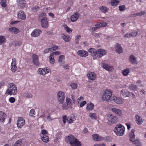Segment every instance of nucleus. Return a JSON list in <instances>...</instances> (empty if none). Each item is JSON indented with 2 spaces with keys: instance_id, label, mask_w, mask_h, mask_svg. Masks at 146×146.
Instances as JSON below:
<instances>
[{
  "instance_id": "f257e3e1",
  "label": "nucleus",
  "mask_w": 146,
  "mask_h": 146,
  "mask_svg": "<svg viewBox=\"0 0 146 146\" xmlns=\"http://www.w3.org/2000/svg\"><path fill=\"white\" fill-rule=\"evenodd\" d=\"M125 130L124 127L122 125L119 124L116 125L113 131L117 136H121L124 134Z\"/></svg>"
},
{
  "instance_id": "f03ea898",
  "label": "nucleus",
  "mask_w": 146,
  "mask_h": 146,
  "mask_svg": "<svg viewBox=\"0 0 146 146\" xmlns=\"http://www.w3.org/2000/svg\"><path fill=\"white\" fill-rule=\"evenodd\" d=\"M17 92V87L15 85L11 83L10 84L9 88L7 90L6 93L9 95H15Z\"/></svg>"
},
{
  "instance_id": "7ed1b4c3",
  "label": "nucleus",
  "mask_w": 146,
  "mask_h": 146,
  "mask_svg": "<svg viewBox=\"0 0 146 146\" xmlns=\"http://www.w3.org/2000/svg\"><path fill=\"white\" fill-rule=\"evenodd\" d=\"M111 94L112 92L110 90H106L102 96V100L106 101H111V99L113 96Z\"/></svg>"
},
{
  "instance_id": "20e7f679",
  "label": "nucleus",
  "mask_w": 146,
  "mask_h": 146,
  "mask_svg": "<svg viewBox=\"0 0 146 146\" xmlns=\"http://www.w3.org/2000/svg\"><path fill=\"white\" fill-rule=\"evenodd\" d=\"M107 119L109 121L113 123H116L118 121V119L116 116H113L111 114L108 115Z\"/></svg>"
},
{
  "instance_id": "39448f33",
  "label": "nucleus",
  "mask_w": 146,
  "mask_h": 146,
  "mask_svg": "<svg viewBox=\"0 0 146 146\" xmlns=\"http://www.w3.org/2000/svg\"><path fill=\"white\" fill-rule=\"evenodd\" d=\"M107 25V23L105 22H98L96 24L95 27L92 28V30L93 31H96L101 27L106 26Z\"/></svg>"
},
{
  "instance_id": "423d86ee",
  "label": "nucleus",
  "mask_w": 146,
  "mask_h": 146,
  "mask_svg": "<svg viewBox=\"0 0 146 146\" xmlns=\"http://www.w3.org/2000/svg\"><path fill=\"white\" fill-rule=\"evenodd\" d=\"M32 62L34 65L38 66L40 65V62L38 56L35 54H33L32 56Z\"/></svg>"
},
{
  "instance_id": "0eeeda50",
  "label": "nucleus",
  "mask_w": 146,
  "mask_h": 146,
  "mask_svg": "<svg viewBox=\"0 0 146 146\" xmlns=\"http://www.w3.org/2000/svg\"><path fill=\"white\" fill-rule=\"evenodd\" d=\"M96 57L97 56L98 58H100L106 54V52L105 50L100 48L98 49V50H96Z\"/></svg>"
},
{
  "instance_id": "6e6552de",
  "label": "nucleus",
  "mask_w": 146,
  "mask_h": 146,
  "mask_svg": "<svg viewBox=\"0 0 146 146\" xmlns=\"http://www.w3.org/2000/svg\"><path fill=\"white\" fill-rule=\"evenodd\" d=\"M141 32L138 29L134 31L132 33H128L125 34V36H137L140 35Z\"/></svg>"
},
{
  "instance_id": "1a4fd4ad",
  "label": "nucleus",
  "mask_w": 146,
  "mask_h": 146,
  "mask_svg": "<svg viewBox=\"0 0 146 146\" xmlns=\"http://www.w3.org/2000/svg\"><path fill=\"white\" fill-rule=\"evenodd\" d=\"M11 69L13 72H15L17 70L16 66V60L15 58H13L12 59V62L11 63Z\"/></svg>"
},
{
  "instance_id": "9d476101",
  "label": "nucleus",
  "mask_w": 146,
  "mask_h": 146,
  "mask_svg": "<svg viewBox=\"0 0 146 146\" xmlns=\"http://www.w3.org/2000/svg\"><path fill=\"white\" fill-rule=\"evenodd\" d=\"M17 17L19 19L25 20L26 19V15L23 11H20L18 13Z\"/></svg>"
},
{
  "instance_id": "9b49d317",
  "label": "nucleus",
  "mask_w": 146,
  "mask_h": 146,
  "mask_svg": "<svg viewBox=\"0 0 146 146\" xmlns=\"http://www.w3.org/2000/svg\"><path fill=\"white\" fill-rule=\"evenodd\" d=\"M93 139L96 141H101L104 139L103 137L100 136L97 134H95L92 135Z\"/></svg>"
},
{
  "instance_id": "f8f14e48",
  "label": "nucleus",
  "mask_w": 146,
  "mask_h": 146,
  "mask_svg": "<svg viewBox=\"0 0 146 146\" xmlns=\"http://www.w3.org/2000/svg\"><path fill=\"white\" fill-rule=\"evenodd\" d=\"M19 7L22 9L24 8L26 5L25 0H17Z\"/></svg>"
},
{
  "instance_id": "ddd939ff",
  "label": "nucleus",
  "mask_w": 146,
  "mask_h": 146,
  "mask_svg": "<svg viewBox=\"0 0 146 146\" xmlns=\"http://www.w3.org/2000/svg\"><path fill=\"white\" fill-rule=\"evenodd\" d=\"M135 130L132 129L129 134V140L131 142H133L135 140L134 132Z\"/></svg>"
},
{
  "instance_id": "4468645a",
  "label": "nucleus",
  "mask_w": 146,
  "mask_h": 146,
  "mask_svg": "<svg viewBox=\"0 0 146 146\" xmlns=\"http://www.w3.org/2000/svg\"><path fill=\"white\" fill-rule=\"evenodd\" d=\"M115 48L116 52L118 54H120L123 52V50L120 44L117 43L115 45Z\"/></svg>"
},
{
  "instance_id": "2eb2a0df",
  "label": "nucleus",
  "mask_w": 146,
  "mask_h": 146,
  "mask_svg": "<svg viewBox=\"0 0 146 146\" xmlns=\"http://www.w3.org/2000/svg\"><path fill=\"white\" fill-rule=\"evenodd\" d=\"M48 23L47 18L42 19V20L41 21V26L44 28H46L48 27Z\"/></svg>"
},
{
  "instance_id": "dca6fc26",
  "label": "nucleus",
  "mask_w": 146,
  "mask_h": 146,
  "mask_svg": "<svg viewBox=\"0 0 146 146\" xmlns=\"http://www.w3.org/2000/svg\"><path fill=\"white\" fill-rule=\"evenodd\" d=\"M74 139H75V137L72 135H70L66 137V141L71 145V143Z\"/></svg>"
},
{
  "instance_id": "f3484780",
  "label": "nucleus",
  "mask_w": 146,
  "mask_h": 146,
  "mask_svg": "<svg viewBox=\"0 0 146 146\" xmlns=\"http://www.w3.org/2000/svg\"><path fill=\"white\" fill-rule=\"evenodd\" d=\"M102 67L108 71H111L113 70V66H109L108 64L104 63H102Z\"/></svg>"
},
{
  "instance_id": "a211bd4d",
  "label": "nucleus",
  "mask_w": 146,
  "mask_h": 146,
  "mask_svg": "<svg viewBox=\"0 0 146 146\" xmlns=\"http://www.w3.org/2000/svg\"><path fill=\"white\" fill-rule=\"evenodd\" d=\"M42 33L40 30L38 29H35L31 33L32 36H38Z\"/></svg>"
},
{
  "instance_id": "6ab92c4d",
  "label": "nucleus",
  "mask_w": 146,
  "mask_h": 146,
  "mask_svg": "<svg viewBox=\"0 0 146 146\" xmlns=\"http://www.w3.org/2000/svg\"><path fill=\"white\" fill-rule=\"evenodd\" d=\"M88 51L93 57L94 59L96 58V54H97V53L96 50V49L94 48H90L88 50Z\"/></svg>"
},
{
  "instance_id": "aec40b11",
  "label": "nucleus",
  "mask_w": 146,
  "mask_h": 146,
  "mask_svg": "<svg viewBox=\"0 0 146 146\" xmlns=\"http://www.w3.org/2000/svg\"><path fill=\"white\" fill-rule=\"evenodd\" d=\"M71 143L70 145L71 146H81L82 145L81 142L75 137V139H74Z\"/></svg>"
},
{
  "instance_id": "412c9836",
  "label": "nucleus",
  "mask_w": 146,
  "mask_h": 146,
  "mask_svg": "<svg viewBox=\"0 0 146 146\" xmlns=\"http://www.w3.org/2000/svg\"><path fill=\"white\" fill-rule=\"evenodd\" d=\"M87 76L89 79L92 80H95L96 77V74L95 73L90 72L87 74Z\"/></svg>"
},
{
  "instance_id": "4be33fe9",
  "label": "nucleus",
  "mask_w": 146,
  "mask_h": 146,
  "mask_svg": "<svg viewBox=\"0 0 146 146\" xmlns=\"http://www.w3.org/2000/svg\"><path fill=\"white\" fill-rule=\"evenodd\" d=\"M111 101H113L114 102L119 104L122 103V100L121 98L114 96H113L111 99Z\"/></svg>"
},
{
  "instance_id": "5701e85b",
  "label": "nucleus",
  "mask_w": 146,
  "mask_h": 146,
  "mask_svg": "<svg viewBox=\"0 0 146 146\" xmlns=\"http://www.w3.org/2000/svg\"><path fill=\"white\" fill-rule=\"evenodd\" d=\"M129 60L132 64H137L136 58L133 54H131L130 55L129 58Z\"/></svg>"
},
{
  "instance_id": "b1692460",
  "label": "nucleus",
  "mask_w": 146,
  "mask_h": 146,
  "mask_svg": "<svg viewBox=\"0 0 146 146\" xmlns=\"http://www.w3.org/2000/svg\"><path fill=\"white\" fill-rule=\"evenodd\" d=\"M78 54L80 56L82 57H85L88 55V52L83 50H79L78 52Z\"/></svg>"
},
{
  "instance_id": "393cba45",
  "label": "nucleus",
  "mask_w": 146,
  "mask_h": 146,
  "mask_svg": "<svg viewBox=\"0 0 146 146\" xmlns=\"http://www.w3.org/2000/svg\"><path fill=\"white\" fill-rule=\"evenodd\" d=\"M121 94L124 97H128L130 95V92L127 90L124 89L121 91Z\"/></svg>"
},
{
  "instance_id": "a878e982",
  "label": "nucleus",
  "mask_w": 146,
  "mask_h": 146,
  "mask_svg": "<svg viewBox=\"0 0 146 146\" xmlns=\"http://www.w3.org/2000/svg\"><path fill=\"white\" fill-rule=\"evenodd\" d=\"M79 13L76 12L72 15L70 19L72 22H74L77 20L79 17Z\"/></svg>"
},
{
  "instance_id": "bb28decb",
  "label": "nucleus",
  "mask_w": 146,
  "mask_h": 146,
  "mask_svg": "<svg viewBox=\"0 0 146 146\" xmlns=\"http://www.w3.org/2000/svg\"><path fill=\"white\" fill-rule=\"evenodd\" d=\"M23 118H19L17 124V127L19 128H21L25 124Z\"/></svg>"
},
{
  "instance_id": "cd10ccee",
  "label": "nucleus",
  "mask_w": 146,
  "mask_h": 146,
  "mask_svg": "<svg viewBox=\"0 0 146 146\" xmlns=\"http://www.w3.org/2000/svg\"><path fill=\"white\" fill-rule=\"evenodd\" d=\"M22 42L20 41L16 40L12 42L9 44V47H11L12 45L15 46H19L22 44Z\"/></svg>"
},
{
  "instance_id": "c85d7f7f",
  "label": "nucleus",
  "mask_w": 146,
  "mask_h": 146,
  "mask_svg": "<svg viewBox=\"0 0 146 146\" xmlns=\"http://www.w3.org/2000/svg\"><path fill=\"white\" fill-rule=\"evenodd\" d=\"M112 111L116 113L118 116H121L122 115L121 111L118 109L113 108H112Z\"/></svg>"
},
{
  "instance_id": "c756f323",
  "label": "nucleus",
  "mask_w": 146,
  "mask_h": 146,
  "mask_svg": "<svg viewBox=\"0 0 146 146\" xmlns=\"http://www.w3.org/2000/svg\"><path fill=\"white\" fill-rule=\"evenodd\" d=\"M136 122L137 124L139 125H141L143 123L142 118L139 115H137L135 116Z\"/></svg>"
},
{
  "instance_id": "7c9ffc66",
  "label": "nucleus",
  "mask_w": 146,
  "mask_h": 146,
  "mask_svg": "<svg viewBox=\"0 0 146 146\" xmlns=\"http://www.w3.org/2000/svg\"><path fill=\"white\" fill-rule=\"evenodd\" d=\"M6 117V115L5 113L0 111V121L3 122Z\"/></svg>"
},
{
  "instance_id": "2f4dec72",
  "label": "nucleus",
  "mask_w": 146,
  "mask_h": 146,
  "mask_svg": "<svg viewBox=\"0 0 146 146\" xmlns=\"http://www.w3.org/2000/svg\"><path fill=\"white\" fill-rule=\"evenodd\" d=\"M38 74H40L44 75L46 73H48L49 72V71L45 72V68L42 69L40 68L38 69Z\"/></svg>"
},
{
  "instance_id": "473e14b6",
  "label": "nucleus",
  "mask_w": 146,
  "mask_h": 146,
  "mask_svg": "<svg viewBox=\"0 0 146 146\" xmlns=\"http://www.w3.org/2000/svg\"><path fill=\"white\" fill-rule=\"evenodd\" d=\"M9 30L10 31L14 33L15 34H17L19 32V30L15 27L10 28Z\"/></svg>"
},
{
  "instance_id": "72a5a7b5",
  "label": "nucleus",
  "mask_w": 146,
  "mask_h": 146,
  "mask_svg": "<svg viewBox=\"0 0 146 146\" xmlns=\"http://www.w3.org/2000/svg\"><path fill=\"white\" fill-rule=\"evenodd\" d=\"M75 119L74 116L70 115L67 118V120L68 123H71L73 122Z\"/></svg>"
},
{
  "instance_id": "f704fd0d",
  "label": "nucleus",
  "mask_w": 146,
  "mask_h": 146,
  "mask_svg": "<svg viewBox=\"0 0 146 146\" xmlns=\"http://www.w3.org/2000/svg\"><path fill=\"white\" fill-rule=\"evenodd\" d=\"M64 55H60L59 56L58 62L60 65H62L65 63V62L63 60L64 59Z\"/></svg>"
},
{
  "instance_id": "c9c22d12",
  "label": "nucleus",
  "mask_w": 146,
  "mask_h": 146,
  "mask_svg": "<svg viewBox=\"0 0 146 146\" xmlns=\"http://www.w3.org/2000/svg\"><path fill=\"white\" fill-rule=\"evenodd\" d=\"M145 12L144 11H141L140 12L138 13H137L132 14L131 15V17H134L137 16H141L145 14Z\"/></svg>"
},
{
  "instance_id": "e433bc0d",
  "label": "nucleus",
  "mask_w": 146,
  "mask_h": 146,
  "mask_svg": "<svg viewBox=\"0 0 146 146\" xmlns=\"http://www.w3.org/2000/svg\"><path fill=\"white\" fill-rule=\"evenodd\" d=\"M94 106V105L92 103H88L86 108L87 110H92L93 109Z\"/></svg>"
},
{
  "instance_id": "4c0bfd02",
  "label": "nucleus",
  "mask_w": 146,
  "mask_h": 146,
  "mask_svg": "<svg viewBox=\"0 0 146 146\" xmlns=\"http://www.w3.org/2000/svg\"><path fill=\"white\" fill-rule=\"evenodd\" d=\"M46 13H44V12L41 13L38 16V18L39 19H41L42 20V19H44L47 18H46Z\"/></svg>"
},
{
  "instance_id": "58836bf2",
  "label": "nucleus",
  "mask_w": 146,
  "mask_h": 146,
  "mask_svg": "<svg viewBox=\"0 0 146 146\" xmlns=\"http://www.w3.org/2000/svg\"><path fill=\"white\" fill-rule=\"evenodd\" d=\"M120 1L117 0H111V3L113 6H116L119 3Z\"/></svg>"
},
{
  "instance_id": "ea45409f",
  "label": "nucleus",
  "mask_w": 146,
  "mask_h": 146,
  "mask_svg": "<svg viewBox=\"0 0 146 146\" xmlns=\"http://www.w3.org/2000/svg\"><path fill=\"white\" fill-rule=\"evenodd\" d=\"M66 104L69 106L70 108H72V103L71 102V99L68 98H66Z\"/></svg>"
},
{
  "instance_id": "a19ab883",
  "label": "nucleus",
  "mask_w": 146,
  "mask_h": 146,
  "mask_svg": "<svg viewBox=\"0 0 146 146\" xmlns=\"http://www.w3.org/2000/svg\"><path fill=\"white\" fill-rule=\"evenodd\" d=\"M99 9L102 12L104 13L107 12L108 10V9L107 7L104 6L100 7Z\"/></svg>"
},
{
  "instance_id": "79ce46f5",
  "label": "nucleus",
  "mask_w": 146,
  "mask_h": 146,
  "mask_svg": "<svg viewBox=\"0 0 146 146\" xmlns=\"http://www.w3.org/2000/svg\"><path fill=\"white\" fill-rule=\"evenodd\" d=\"M41 139L44 142L47 143L49 141V138L48 136L44 135L41 137Z\"/></svg>"
},
{
  "instance_id": "37998d69",
  "label": "nucleus",
  "mask_w": 146,
  "mask_h": 146,
  "mask_svg": "<svg viewBox=\"0 0 146 146\" xmlns=\"http://www.w3.org/2000/svg\"><path fill=\"white\" fill-rule=\"evenodd\" d=\"M64 98V96L61 97L60 95L58 96V100L60 104H62L63 103Z\"/></svg>"
},
{
  "instance_id": "c03bdc74",
  "label": "nucleus",
  "mask_w": 146,
  "mask_h": 146,
  "mask_svg": "<svg viewBox=\"0 0 146 146\" xmlns=\"http://www.w3.org/2000/svg\"><path fill=\"white\" fill-rule=\"evenodd\" d=\"M129 72V69L126 68L123 70V74L124 76H126L128 75Z\"/></svg>"
},
{
  "instance_id": "a18cd8bd",
  "label": "nucleus",
  "mask_w": 146,
  "mask_h": 146,
  "mask_svg": "<svg viewBox=\"0 0 146 146\" xmlns=\"http://www.w3.org/2000/svg\"><path fill=\"white\" fill-rule=\"evenodd\" d=\"M22 142V140L20 139L17 140L13 146H20Z\"/></svg>"
},
{
  "instance_id": "49530a36",
  "label": "nucleus",
  "mask_w": 146,
  "mask_h": 146,
  "mask_svg": "<svg viewBox=\"0 0 146 146\" xmlns=\"http://www.w3.org/2000/svg\"><path fill=\"white\" fill-rule=\"evenodd\" d=\"M40 8V7L39 6L36 5L32 8L31 11L33 12H36L39 10Z\"/></svg>"
},
{
  "instance_id": "de8ad7c7",
  "label": "nucleus",
  "mask_w": 146,
  "mask_h": 146,
  "mask_svg": "<svg viewBox=\"0 0 146 146\" xmlns=\"http://www.w3.org/2000/svg\"><path fill=\"white\" fill-rule=\"evenodd\" d=\"M0 3L1 6L3 7H5L7 6L6 0H1Z\"/></svg>"
},
{
  "instance_id": "09e8293b",
  "label": "nucleus",
  "mask_w": 146,
  "mask_h": 146,
  "mask_svg": "<svg viewBox=\"0 0 146 146\" xmlns=\"http://www.w3.org/2000/svg\"><path fill=\"white\" fill-rule=\"evenodd\" d=\"M133 142L134 144L136 146H142L141 142L138 140H137L135 141L134 140Z\"/></svg>"
},
{
  "instance_id": "8fccbe9b",
  "label": "nucleus",
  "mask_w": 146,
  "mask_h": 146,
  "mask_svg": "<svg viewBox=\"0 0 146 146\" xmlns=\"http://www.w3.org/2000/svg\"><path fill=\"white\" fill-rule=\"evenodd\" d=\"M89 116L90 117L95 119H97V116L96 115V114L94 113H90Z\"/></svg>"
},
{
  "instance_id": "3c124183",
  "label": "nucleus",
  "mask_w": 146,
  "mask_h": 146,
  "mask_svg": "<svg viewBox=\"0 0 146 146\" xmlns=\"http://www.w3.org/2000/svg\"><path fill=\"white\" fill-rule=\"evenodd\" d=\"M24 96L25 97L31 98L32 97L33 95L29 93H25L24 94Z\"/></svg>"
},
{
  "instance_id": "603ef678",
  "label": "nucleus",
  "mask_w": 146,
  "mask_h": 146,
  "mask_svg": "<svg viewBox=\"0 0 146 146\" xmlns=\"http://www.w3.org/2000/svg\"><path fill=\"white\" fill-rule=\"evenodd\" d=\"M50 63L52 64H53L54 63V58L53 56H51L50 54Z\"/></svg>"
},
{
  "instance_id": "864d4df0",
  "label": "nucleus",
  "mask_w": 146,
  "mask_h": 146,
  "mask_svg": "<svg viewBox=\"0 0 146 146\" xmlns=\"http://www.w3.org/2000/svg\"><path fill=\"white\" fill-rule=\"evenodd\" d=\"M52 48H48L44 50L43 51V53L44 54H46L49 52H52Z\"/></svg>"
},
{
  "instance_id": "5fc2aeb1",
  "label": "nucleus",
  "mask_w": 146,
  "mask_h": 146,
  "mask_svg": "<svg viewBox=\"0 0 146 146\" xmlns=\"http://www.w3.org/2000/svg\"><path fill=\"white\" fill-rule=\"evenodd\" d=\"M119 10L121 11H122L126 9V7L125 5H121L119 7Z\"/></svg>"
},
{
  "instance_id": "6e6d98bb",
  "label": "nucleus",
  "mask_w": 146,
  "mask_h": 146,
  "mask_svg": "<svg viewBox=\"0 0 146 146\" xmlns=\"http://www.w3.org/2000/svg\"><path fill=\"white\" fill-rule=\"evenodd\" d=\"M70 86L73 89H75L77 87V85L76 83H73L70 84Z\"/></svg>"
},
{
  "instance_id": "4d7b16f0",
  "label": "nucleus",
  "mask_w": 146,
  "mask_h": 146,
  "mask_svg": "<svg viewBox=\"0 0 146 146\" xmlns=\"http://www.w3.org/2000/svg\"><path fill=\"white\" fill-rule=\"evenodd\" d=\"M62 106L63 108L65 110H67L69 108H70V106L69 105H67V104H63L62 105Z\"/></svg>"
},
{
  "instance_id": "13d9d810",
  "label": "nucleus",
  "mask_w": 146,
  "mask_h": 146,
  "mask_svg": "<svg viewBox=\"0 0 146 146\" xmlns=\"http://www.w3.org/2000/svg\"><path fill=\"white\" fill-rule=\"evenodd\" d=\"M35 110L33 109H31L29 115L31 116H33L35 115Z\"/></svg>"
},
{
  "instance_id": "bf43d9fd",
  "label": "nucleus",
  "mask_w": 146,
  "mask_h": 146,
  "mask_svg": "<svg viewBox=\"0 0 146 146\" xmlns=\"http://www.w3.org/2000/svg\"><path fill=\"white\" fill-rule=\"evenodd\" d=\"M5 37H0V45L5 41Z\"/></svg>"
},
{
  "instance_id": "052dcab7",
  "label": "nucleus",
  "mask_w": 146,
  "mask_h": 146,
  "mask_svg": "<svg viewBox=\"0 0 146 146\" xmlns=\"http://www.w3.org/2000/svg\"><path fill=\"white\" fill-rule=\"evenodd\" d=\"M64 29L67 32L70 33L72 32L71 29L66 25Z\"/></svg>"
},
{
  "instance_id": "680f3d73",
  "label": "nucleus",
  "mask_w": 146,
  "mask_h": 146,
  "mask_svg": "<svg viewBox=\"0 0 146 146\" xmlns=\"http://www.w3.org/2000/svg\"><path fill=\"white\" fill-rule=\"evenodd\" d=\"M63 123L65 124L66 121L67 120V118L66 115H63L62 117Z\"/></svg>"
},
{
  "instance_id": "e2e57ef3",
  "label": "nucleus",
  "mask_w": 146,
  "mask_h": 146,
  "mask_svg": "<svg viewBox=\"0 0 146 146\" xmlns=\"http://www.w3.org/2000/svg\"><path fill=\"white\" fill-rule=\"evenodd\" d=\"M63 39L66 42H68L70 40V37H63Z\"/></svg>"
},
{
  "instance_id": "0e129e2a",
  "label": "nucleus",
  "mask_w": 146,
  "mask_h": 146,
  "mask_svg": "<svg viewBox=\"0 0 146 146\" xmlns=\"http://www.w3.org/2000/svg\"><path fill=\"white\" fill-rule=\"evenodd\" d=\"M60 54V52L59 51H56L55 52H53L50 54L51 56H53L54 55H58Z\"/></svg>"
},
{
  "instance_id": "69168bd1",
  "label": "nucleus",
  "mask_w": 146,
  "mask_h": 146,
  "mask_svg": "<svg viewBox=\"0 0 146 146\" xmlns=\"http://www.w3.org/2000/svg\"><path fill=\"white\" fill-rule=\"evenodd\" d=\"M136 87L135 85L132 84L129 87V88L130 89L132 90H134L136 89Z\"/></svg>"
},
{
  "instance_id": "338daca9",
  "label": "nucleus",
  "mask_w": 146,
  "mask_h": 146,
  "mask_svg": "<svg viewBox=\"0 0 146 146\" xmlns=\"http://www.w3.org/2000/svg\"><path fill=\"white\" fill-rule=\"evenodd\" d=\"M15 99L13 97H11L9 98V101L11 103H13L15 101Z\"/></svg>"
},
{
  "instance_id": "774afa93",
  "label": "nucleus",
  "mask_w": 146,
  "mask_h": 146,
  "mask_svg": "<svg viewBox=\"0 0 146 146\" xmlns=\"http://www.w3.org/2000/svg\"><path fill=\"white\" fill-rule=\"evenodd\" d=\"M51 48H52V52L53 51L56 50L58 49V46L54 45L52 46Z\"/></svg>"
}]
</instances>
